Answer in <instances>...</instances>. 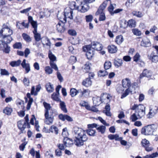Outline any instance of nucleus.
<instances>
[{
	"label": "nucleus",
	"mask_w": 158,
	"mask_h": 158,
	"mask_svg": "<svg viewBox=\"0 0 158 158\" xmlns=\"http://www.w3.org/2000/svg\"><path fill=\"white\" fill-rule=\"evenodd\" d=\"M59 118L60 119L63 121L67 120L69 122H72L73 121V119L69 116L67 114H60L59 115Z\"/></svg>",
	"instance_id": "15"
},
{
	"label": "nucleus",
	"mask_w": 158,
	"mask_h": 158,
	"mask_svg": "<svg viewBox=\"0 0 158 158\" xmlns=\"http://www.w3.org/2000/svg\"><path fill=\"white\" fill-rule=\"evenodd\" d=\"M158 156V153H154L150 155H147L143 157V158H154Z\"/></svg>",
	"instance_id": "46"
},
{
	"label": "nucleus",
	"mask_w": 158,
	"mask_h": 158,
	"mask_svg": "<svg viewBox=\"0 0 158 158\" xmlns=\"http://www.w3.org/2000/svg\"><path fill=\"white\" fill-rule=\"evenodd\" d=\"M45 73L48 74H52L53 72V70L49 66H46L45 68Z\"/></svg>",
	"instance_id": "49"
},
{
	"label": "nucleus",
	"mask_w": 158,
	"mask_h": 158,
	"mask_svg": "<svg viewBox=\"0 0 158 158\" xmlns=\"http://www.w3.org/2000/svg\"><path fill=\"white\" fill-rule=\"evenodd\" d=\"M152 75V72L147 69H144L143 72L142 73L140 76V78H141L143 77L149 78L151 77Z\"/></svg>",
	"instance_id": "17"
},
{
	"label": "nucleus",
	"mask_w": 158,
	"mask_h": 158,
	"mask_svg": "<svg viewBox=\"0 0 158 158\" xmlns=\"http://www.w3.org/2000/svg\"><path fill=\"white\" fill-rule=\"evenodd\" d=\"M69 6H70V8L72 10L73 9L77 10V7L76 5V3L75 2H69Z\"/></svg>",
	"instance_id": "52"
},
{
	"label": "nucleus",
	"mask_w": 158,
	"mask_h": 158,
	"mask_svg": "<svg viewBox=\"0 0 158 158\" xmlns=\"http://www.w3.org/2000/svg\"><path fill=\"white\" fill-rule=\"evenodd\" d=\"M64 25L62 21L59 22L56 25V29L58 32L63 33L64 32L65 30Z\"/></svg>",
	"instance_id": "13"
},
{
	"label": "nucleus",
	"mask_w": 158,
	"mask_h": 158,
	"mask_svg": "<svg viewBox=\"0 0 158 158\" xmlns=\"http://www.w3.org/2000/svg\"><path fill=\"white\" fill-rule=\"evenodd\" d=\"M4 46V48L2 50L3 52L6 53H8L10 51V47L7 44H6Z\"/></svg>",
	"instance_id": "61"
},
{
	"label": "nucleus",
	"mask_w": 158,
	"mask_h": 158,
	"mask_svg": "<svg viewBox=\"0 0 158 158\" xmlns=\"http://www.w3.org/2000/svg\"><path fill=\"white\" fill-rule=\"evenodd\" d=\"M48 57L50 60V62H53L56 60V58L53 55L51 51L49 50L48 51Z\"/></svg>",
	"instance_id": "30"
},
{
	"label": "nucleus",
	"mask_w": 158,
	"mask_h": 158,
	"mask_svg": "<svg viewBox=\"0 0 158 158\" xmlns=\"http://www.w3.org/2000/svg\"><path fill=\"white\" fill-rule=\"evenodd\" d=\"M33 99L32 98H30L27 107V110H29L30 109L31 105L33 102Z\"/></svg>",
	"instance_id": "62"
},
{
	"label": "nucleus",
	"mask_w": 158,
	"mask_h": 158,
	"mask_svg": "<svg viewBox=\"0 0 158 158\" xmlns=\"http://www.w3.org/2000/svg\"><path fill=\"white\" fill-rule=\"evenodd\" d=\"M2 35H11L13 33V31L10 28L4 29V30H1Z\"/></svg>",
	"instance_id": "26"
},
{
	"label": "nucleus",
	"mask_w": 158,
	"mask_h": 158,
	"mask_svg": "<svg viewBox=\"0 0 158 158\" xmlns=\"http://www.w3.org/2000/svg\"><path fill=\"white\" fill-rule=\"evenodd\" d=\"M23 82L25 86H28L30 84L29 80L27 77H24L23 80Z\"/></svg>",
	"instance_id": "53"
},
{
	"label": "nucleus",
	"mask_w": 158,
	"mask_h": 158,
	"mask_svg": "<svg viewBox=\"0 0 158 158\" xmlns=\"http://www.w3.org/2000/svg\"><path fill=\"white\" fill-rule=\"evenodd\" d=\"M18 126L19 129L21 131H23L27 126V125L26 123V122H24V121L21 120L18 122Z\"/></svg>",
	"instance_id": "18"
},
{
	"label": "nucleus",
	"mask_w": 158,
	"mask_h": 158,
	"mask_svg": "<svg viewBox=\"0 0 158 158\" xmlns=\"http://www.w3.org/2000/svg\"><path fill=\"white\" fill-rule=\"evenodd\" d=\"M27 144V142H24L23 143H22L19 146V148L20 150L21 151H23Z\"/></svg>",
	"instance_id": "63"
},
{
	"label": "nucleus",
	"mask_w": 158,
	"mask_h": 158,
	"mask_svg": "<svg viewBox=\"0 0 158 158\" xmlns=\"http://www.w3.org/2000/svg\"><path fill=\"white\" fill-rule=\"evenodd\" d=\"M78 93H79V92H78V89L77 90L76 89L73 88L70 89V95L72 97L75 96Z\"/></svg>",
	"instance_id": "36"
},
{
	"label": "nucleus",
	"mask_w": 158,
	"mask_h": 158,
	"mask_svg": "<svg viewBox=\"0 0 158 158\" xmlns=\"http://www.w3.org/2000/svg\"><path fill=\"white\" fill-rule=\"evenodd\" d=\"M122 86L124 88H130L131 86V80L129 78L123 79L122 82Z\"/></svg>",
	"instance_id": "9"
},
{
	"label": "nucleus",
	"mask_w": 158,
	"mask_h": 158,
	"mask_svg": "<svg viewBox=\"0 0 158 158\" xmlns=\"http://www.w3.org/2000/svg\"><path fill=\"white\" fill-rule=\"evenodd\" d=\"M82 84L83 86L88 87L92 85V82L89 78H87L83 81Z\"/></svg>",
	"instance_id": "21"
},
{
	"label": "nucleus",
	"mask_w": 158,
	"mask_h": 158,
	"mask_svg": "<svg viewBox=\"0 0 158 158\" xmlns=\"http://www.w3.org/2000/svg\"><path fill=\"white\" fill-rule=\"evenodd\" d=\"M109 2L110 3H111L110 0H106L105 1L99 6V8L102 10H104L106 7L107 4L108 2Z\"/></svg>",
	"instance_id": "41"
},
{
	"label": "nucleus",
	"mask_w": 158,
	"mask_h": 158,
	"mask_svg": "<svg viewBox=\"0 0 158 158\" xmlns=\"http://www.w3.org/2000/svg\"><path fill=\"white\" fill-rule=\"evenodd\" d=\"M33 32L35 40L37 42L40 41L41 39L40 34L37 32V30L33 31Z\"/></svg>",
	"instance_id": "31"
},
{
	"label": "nucleus",
	"mask_w": 158,
	"mask_h": 158,
	"mask_svg": "<svg viewBox=\"0 0 158 158\" xmlns=\"http://www.w3.org/2000/svg\"><path fill=\"white\" fill-rule=\"evenodd\" d=\"M49 64L52 69H53L56 71H58V68L56 64L53 62H49Z\"/></svg>",
	"instance_id": "60"
},
{
	"label": "nucleus",
	"mask_w": 158,
	"mask_h": 158,
	"mask_svg": "<svg viewBox=\"0 0 158 158\" xmlns=\"http://www.w3.org/2000/svg\"><path fill=\"white\" fill-rule=\"evenodd\" d=\"M43 105L45 108V113H46V112L47 113H49V111L50 110L51 107L50 105L45 102H43Z\"/></svg>",
	"instance_id": "33"
},
{
	"label": "nucleus",
	"mask_w": 158,
	"mask_h": 158,
	"mask_svg": "<svg viewBox=\"0 0 158 158\" xmlns=\"http://www.w3.org/2000/svg\"><path fill=\"white\" fill-rule=\"evenodd\" d=\"M130 88H127L124 93L122 95L121 97V98H123L126 97L127 95L129 94V93L131 92Z\"/></svg>",
	"instance_id": "57"
},
{
	"label": "nucleus",
	"mask_w": 158,
	"mask_h": 158,
	"mask_svg": "<svg viewBox=\"0 0 158 158\" xmlns=\"http://www.w3.org/2000/svg\"><path fill=\"white\" fill-rule=\"evenodd\" d=\"M110 107L109 104H107L105 107V110H103V112L106 115L108 116H111V114L110 112Z\"/></svg>",
	"instance_id": "27"
},
{
	"label": "nucleus",
	"mask_w": 158,
	"mask_h": 158,
	"mask_svg": "<svg viewBox=\"0 0 158 158\" xmlns=\"http://www.w3.org/2000/svg\"><path fill=\"white\" fill-rule=\"evenodd\" d=\"M156 131L155 126L153 124L148 125L142 128L141 133L146 135H153V133Z\"/></svg>",
	"instance_id": "2"
},
{
	"label": "nucleus",
	"mask_w": 158,
	"mask_h": 158,
	"mask_svg": "<svg viewBox=\"0 0 158 158\" xmlns=\"http://www.w3.org/2000/svg\"><path fill=\"white\" fill-rule=\"evenodd\" d=\"M120 27L121 28H125L128 26L127 22L124 19H122L120 22Z\"/></svg>",
	"instance_id": "34"
},
{
	"label": "nucleus",
	"mask_w": 158,
	"mask_h": 158,
	"mask_svg": "<svg viewBox=\"0 0 158 158\" xmlns=\"http://www.w3.org/2000/svg\"><path fill=\"white\" fill-rule=\"evenodd\" d=\"M130 119L133 122H134L137 119L140 118L137 115L136 113L135 112L131 116L130 118Z\"/></svg>",
	"instance_id": "45"
},
{
	"label": "nucleus",
	"mask_w": 158,
	"mask_h": 158,
	"mask_svg": "<svg viewBox=\"0 0 158 158\" xmlns=\"http://www.w3.org/2000/svg\"><path fill=\"white\" fill-rule=\"evenodd\" d=\"M45 119L44 122L45 123L48 125H50L52 123L54 120V116L51 114V112L47 113V112L44 114Z\"/></svg>",
	"instance_id": "5"
},
{
	"label": "nucleus",
	"mask_w": 158,
	"mask_h": 158,
	"mask_svg": "<svg viewBox=\"0 0 158 158\" xmlns=\"http://www.w3.org/2000/svg\"><path fill=\"white\" fill-rule=\"evenodd\" d=\"M14 48L21 49L22 47V44L20 42H17L13 45Z\"/></svg>",
	"instance_id": "59"
},
{
	"label": "nucleus",
	"mask_w": 158,
	"mask_h": 158,
	"mask_svg": "<svg viewBox=\"0 0 158 158\" xmlns=\"http://www.w3.org/2000/svg\"><path fill=\"white\" fill-rule=\"evenodd\" d=\"M3 39L2 41L5 44H9L13 40V39L10 36V35H2Z\"/></svg>",
	"instance_id": "19"
},
{
	"label": "nucleus",
	"mask_w": 158,
	"mask_h": 158,
	"mask_svg": "<svg viewBox=\"0 0 158 158\" xmlns=\"http://www.w3.org/2000/svg\"><path fill=\"white\" fill-rule=\"evenodd\" d=\"M123 41V38L122 35L117 36L116 38L115 42L118 44H120Z\"/></svg>",
	"instance_id": "38"
},
{
	"label": "nucleus",
	"mask_w": 158,
	"mask_h": 158,
	"mask_svg": "<svg viewBox=\"0 0 158 158\" xmlns=\"http://www.w3.org/2000/svg\"><path fill=\"white\" fill-rule=\"evenodd\" d=\"M59 102V106L60 108L64 113H67L68 110L66 107V105L65 103L64 102L60 100V101Z\"/></svg>",
	"instance_id": "28"
},
{
	"label": "nucleus",
	"mask_w": 158,
	"mask_h": 158,
	"mask_svg": "<svg viewBox=\"0 0 158 158\" xmlns=\"http://www.w3.org/2000/svg\"><path fill=\"white\" fill-rule=\"evenodd\" d=\"M92 48L97 50H101L102 48V44L98 42H94L92 45Z\"/></svg>",
	"instance_id": "22"
},
{
	"label": "nucleus",
	"mask_w": 158,
	"mask_h": 158,
	"mask_svg": "<svg viewBox=\"0 0 158 158\" xmlns=\"http://www.w3.org/2000/svg\"><path fill=\"white\" fill-rule=\"evenodd\" d=\"M21 60H18L17 61H12L10 63V65L13 67L18 66H19L21 63Z\"/></svg>",
	"instance_id": "39"
},
{
	"label": "nucleus",
	"mask_w": 158,
	"mask_h": 158,
	"mask_svg": "<svg viewBox=\"0 0 158 158\" xmlns=\"http://www.w3.org/2000/svg\"><path fill=\"white\" fill-rule=\"evenodd\" d=\"M132 32L134 35L136 36H140L141 35V31L138 29H133L132 30Z\"/></svg>",
	"instance_id": "48"
},
{
	"label": "nucleus",
	"mask_w": 158,
	"mask_h": 158,
	"mask_svg": "<svg viewBox=\"0 0 158 158\" xmlns=\"http://www.w3.org/2000/svg\"><path fill=\"white\" fill-rule=\"evenodd\" d=\"M96 120H98L99 121L104 125H98L96 128L98 132L102 134H104L105 133L106 131V126H109L110 124L107 123L105 120H104L101 117H98L96 118Z\"/></svg>",
	"instance_id": "3"
},
{
	"label": "nucleus",
	"mask_w": 158,
	"mask_h": 158,
	"mask_svg": "<svg viewBox=\"0 0 158 158\" xmlns=\"http://www.w3.org/2000/svg\"><path fill=\"white\" fill-rule=\"evenodd\" d=\"M114 64L115 66L118 68L122 65L123 64V60L122 59H118L114 61Z\"/></svg>",
	"instance_id": "35"
},
{
	"label": "nucleus",
	"mask_w": 158,
	"mask_h": 158,
	"mask_svg": "<svg viewBox=\"0 0 158 158\" xmlns=\"http://www.w3.org/2000/svg\"><path fill=\"white\" fill-rule=\"evenodd\" d=\"M145 107L142 105L140 104L137 105L134 104L131 108V109L133 110H135V112H137L140 111H145Z\"/></svg>",
	"instance_id": "11"
},
{
	"label": "nucleus",
	"mask_w": 158,
	"mask_h": 158,
	"mask_svg": "<svg viewBox=\"0 0 158 158\" xmlns=\"http://www.w3.org/2000/svg\"><path fill=\"white\" fill-rule=\"evenodd\" d=\"M59 94H56V93H54L52 95V98L54 100L56 101H60V99L59 97Z\"/></svg>",
	"instance_id": "40"
},
{
	"label": "nucleus",
	"mask_w": 158,
	"mask_h": 158,
	"mask_svg": "<svg viewBox=\"0 0 158 158\" xmlns=\"http://www.w3.org/2000/svg\"><path fill=\"white\" fill-rule=\"evenodd\" d=\"M0 74L2 75L9 76L10 73L6 69H1L0 70Z\"/></svg>",
	"instance_id": "54"
},
{
	"label": "nucleus",
	"mask_w": 158,
	"mask_h": 158,
	"mask_svg": "<svg viewBox=\"0 0 158 158\" xmlns=\"http://www.w3.org/2000/svg\"><path fill=\"white\" fill-rule=\"evenodd\" d=\"M111 66V63L110 61L106 62L104 64V68L105 70L109 69Z\"/></svg>",
	"instance_id": "56"
},
{
	"label": "nucleus",
	"mask_w": 158,
	"mask_h": 158,
	"mask_svg": "<svg viewBox=\"0 0 158 158\" xmlns=\"http://www.w3.org/2000/svg\"><path fill=\"white\" fill-rule=\"evenodd\" d=\"M41 42L43 47H44L45 45H46L49 46V48H50L51 44L49 40L47 37H43L41 40Z\"/></svg>",
	"instance_id": "20"
},
{
	"label": "nucleus",
	"mask_w": 158,
	"mask_h": 158,
	"mask_svg": "<svg viewBox=\"0 0 158 158\" xmlns=\"http://www.w3.org/2000/svg\"><path fill=\"white\" fill-rule=\"evenodd\" d=\"M141 143L143 146L144 147L149 146V141L146 139H143L141 141Z\"/></svg>",
	"instance_id": "55"
},
{
	"label": "nucleus",
	"mask_w": 158,
	"mask_h": 158,
	"mask_svg": "<svg viewBox=\"0 0 158 158\" xmlns=\"http://www.w3.org/2000/svg\"><path fill=\"white\" fill-rule=\"evenodd\" d=\"M63 141L65 147H70L73 144V140L67 137L64 138Z\"/></svg>",
	"instance_id": "14"
},
{
	"label": "nucleus",
	"mask_w": 158,
	"mask_h": 158,
	"mask_svg": "<svg viewBox=\"0 0 158 158\" xmlns=\"http://www.w3.org/2000/svg\"><path fill=\"white\" fill-rule=\"evenodd\" d=\"M108 49L109 52L111 53H116L118 50L117 47L114 45L108 46Z\"/></svg>",
	"instance_id": "25"
},
{
	"label": "nucleus",
	"mask_w": 158,
	"mask_h": 158,
	"mask_svg": "<svg viewBox=\"0 0 158 158\" xmlns=\"http://www.w3.org/2000/svg\"><path fill=\"white\" fill-rule=\"evenodd\" d=\"M46 88L48 91L51 93L53 91L54 88L53 86L50 83L47 84L46 85Z\"/></svg>",
	"instance_id": "43"
},
{
	"label": "nucleus",
	"mask_w": 158,
	"mask_h": 158,
	"mask_svg": "<svg viewBox=\"0 0 158 158\" xmlns=\"http://www.w3.org/2000/svg\"><path fill=\"white\" fill-rule=\"evenodd\" d=\"M131 14L133 16H135L138 18H141L143 16L142 13L139 11H133Z\"/></svg>",
	"instance_id": "32"
},
{
	"label": "nucleus",
	"mask_w": 158,
	"mask_h": 158,
	"mask_svg": "<svg viewBox=\"0 0 158 158\" xmlns=\"http://www.w3.org/2000/svg\"><path fill=\"white\" fill-rule=\"evenodd\" d=\"M140 45L145 47H149L151 46V43L150 40L147 38H146L142 39Z\"/></svg>",
	"instance_id": "16"
},
{
	"label": "nucleus",
	"mask_w": 158,
	"mask_h": 158,
	"mask_svg": "<svg viewBox=\"0 0 158 158\" xmlns=\"http://www.w3.org/2000/svg\"><path fill=\"white\" fill-rule=\"evenodd\" d=\"M73 132L75 137L74 143L77 146L83 145L84 142L88 140L87 132L82 128L75 127L73 129Z\"/></svg>",
	"instance_id": "1"
},
{
	"label": "nucleus",
	"mask_w": 158,
	"mask_h": 158,
	"mask_svg": "<svg viewBox=\"0 0 158 158\" xmlns=\"http://www.w3.org/2000/svg\"><path fill=\"white\" fill-rule=\"evenodd\" d=\"M49 131L55 134L56 135L58 134L59 130L56 126L53 125L51 126L49 128Z\"/></svg>",
	"instance_id": "29"
},
{
	"label": "nucleus",
	"mask_w": 158,
	"mask_h": 158,
	"mask_svg": "<svg viewBox=\"0 0 158 158\" xmlns=\"http://www.w3.org/2000/svg\"><path fill=\"white\" fill-rule=\"evenodd\" d=\"M140 55L138 53H137L133 57V60L134 61L137 62L139 60Z\"/></svg>",
	"instance_id": "64"
},
{
	"label": "nucleus",
	"mask_w": 158,
	"mask_h": 158,
	"mask_svg": "<svg viewBox=\"0 0 158 158\" xmlns=\"http://www.w3.org/2000/svg\"><path fill=\"white\" fill-rule=\"evenodd\" d=\"M23 39L27 42H30L31 41V39L30 36L26 33H23L22 34Z\"/></svg>",
	"instance_id": "44"
},
{
	"label": "nucleus",
	"mask_w": 158,
	"mask_h": 158,
	"mask_svg": "<svg viewBox=\"0 0 158 158\" xmlns=\"http://www.w3.org/2000/svg\"><path fill=\"white\" fill-rule=\"evenodd\" d=\"M78 92L80 93L78 96L79 98H81L83 97H86L88 96L90 93V91L88 89H83V90L79 89Z\"/></svg>",
	"instance_id": "12"
},
{
	"label": "nucleus",
	"mask_w": 158,
	"mask_h": 158,
	"mask_svg": "<svg viewBox=\"0 0 158 158\" xmlns=\"http://www.w3.org/2000/svg\"><path fill=\"white\" fill-rule=\"evenodd\" d=\"M21 65L22 67L25 70V73H28L31 70V67L30 64L26 63V59H24L22 62L21 63Z\"/></svg>",
	"instance_id": "10"
},
{
	"label": "nucleus",
	"mask_w": 158,
	"mask_h": 158,
	"mask_svg": "<svg viewBox=\"0 0 158 158\" xmlns=\"http://www.w3.org/2000/svg\"><path fill=\"white\" fill-rule=\"evenodd\" d=\"M12 111V109L8 107H6L3 110L4 113L8 115H10Z\"/></svg>",
	"instance_id": "47"
},
{
	"label": "nucleus",
	"mask_w": 158,
	"mask_h": 158,
	"mask_svg": "<svg viewBox=\"0 0 158 158\" xmlns=\"http://www.w3.org/2000/svg\"><path fill=\"white\" fill-rule=\"evenodd\" d=\"M98 76L100 77H104L108 74V73L105 70H100L98 73Z\"/></svg>",
	"instance_id": "50"
},
{
	"label": "nucleus",
	"mask_w": 158,
	"mask_h": 158,
	"mask_svg": "<svg viewBox=\"0 0 158 158\" xmlns=\"http://www.w3.org/2000/svg\"><path fill=\"white\" fill-rule=\"evenodd\" d=\"M64 15L63 18L64 23L66 22V18H69L70 19H73V10H72L69 7L66 8L64 11Z\"/></svg>",
	"instance_id": "4"
},
{
	"label": "nucleus",
	"mask_w": 158,
	"mask_h": 158,
	"mask_svg": "<svg viewBox=\"0 0 158 158\" xmlns=\"http://www.w3.org/2000/svg\"><path fill=\"white\" fill-rule=\"evenodd\" d=\"M17 104L18 107L22 110H24L25 108L24 106L23 101L21 100H18L17 102Z\"/></svg>",
	"instance_id": "42"
},
{
	"label": "nucleus",
	"mask_w": 158,
	"mask_h": 158,
	"mask_svg": "<svg viewBox=\"0 0 158 158\" xmlns=\"http://www.w3.org/2000/svg\"><path fill=\"white\" fill-rule=\"evenodd\" d=\"M86 131L87 132V134H88L91 136H94L96 132L95 130L92 129H89Z\"/></svg>",
	"instance_id": "51"
},
{
	"label": "nucleus",
	"mask_w": 158,
	"mask_h": 158,
	"mask_svg": "<svg viewBox=\"0 0 158 158\" xmlns=\"http://www.w3.org/2000/svg\"><path fill=\"white\" fill-rule=\"evenodd\" d=\"M1 12L2 15H6L8 13V10L6 7H3L1 9Z\"/></svg>",
	"instance_id": "58"
},
{
	"label": "nucleus",
	"mask_w": 158,
	"mask_h": 158,
	"mask_svg": "<svg viewBox=\"0 0 158 158\" xmlns=\"http://www.w3.org/2000/svg\"><path fill=\"white\" fill-rule=\"evenodd\" d=\"M89 9V6L88 4H87L82 1L81 5L77 6V10L82 13H85Z\"/></svg>",
	"instance_id": "6"
},
{
	"label": "nucleus",
	"mask_w": 158,
	"mask_h": 158,
	"mask_svg": "<svg viewBox=\"0 0 158 158\" xmlns=\"http://www.w3.org/2000/svg\"><path fill=\"white\" fill-rule=\"evenodd\" d=\"M91 66V64L89 62H86L82 67L83 71L86 73L89 72L90 70Z\"/></svg>",
	"instance_id": "24"
},
{
	"label": "nucleus",
	"mask_w": 158,
	"mask_h": 158,
	"mask_svg": "<svg viewBox=\"0 0 158 158\" xmlns=\"http://www.w3.org/2000/svg\"><path fill=\"white\" fill-rule=\"evenodd\" d=\"M85 48L86 49V56L87 58L89 59H91L94 55L93 50L91 49V46L90 45H87ZM84 49L85 50V48H84Z\"/></svg>",
	"instance_id": "8"
},
{
	"label": "nucleus",
	"mask_w": 158,
	"mask_h": 158,
	"mask_svg": "<svg viewBox=\"0 0 158 158\" xmlns=\"http://www.w3.org/2000/svg\"><path fill=\"white\" fill-rule=\"evenodd\" d=\"M149 59L151 60L154 63H157L158 62V55L156 54L153 52L150 54Z\"/></svg>",
	"instance_id": "23"
},
{
	"label": "nucleus",
	"mask_w": 158,
	"mask_h": 158,
	"mask_svg": "<svg viewBox=\"0 0 158 158\" xmlns=\"http://www.w3.org/2000/svg\"><path fill=\"white\" fill-rule=\"evenodd\" d=\"M158 112V107L154 106L150 108V111L147 115L148 118H151L154 117Z\"/></svg>",
	"instance_id": "7"
},
{
	"label": "nucleus",
	"mask_w": 158,
	"mask_h": 158,
	"mask_svg": "<svg viewBox=\"0 0 158 158\" xmlns=\"http://www.w3.org/2000/svg\"><path fill=\"white\" fill-rule=\"evenodd\" d=\"M128 26L131 27H135L136 26V22L135 20L133 19L129 20L127 22Z\"/></svg>",
	"instance_id": "37"
}]
</instances>
